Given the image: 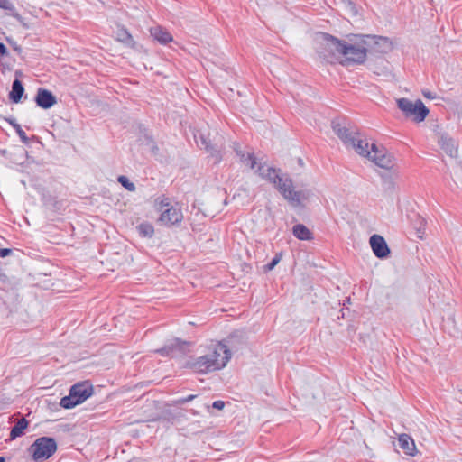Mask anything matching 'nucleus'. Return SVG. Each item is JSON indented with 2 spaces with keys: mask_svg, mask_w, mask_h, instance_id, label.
Returning <instances> with one entry per match:
<instances>
[{
  "mask_svg": "<svg viewBox=\"0 0 462 462\" xmlns=\"http://www.w3.org/2000/svg\"><path fill=\"white\" fill-rule=\"evenodd\" d=\"M256 172L264 180L272 183L281 195L294 208L302 207V200H307L311 192L310 190H295L292 180L282 173L280 169L268 167L266 170L259 164Z\"/></svg>",
  "mask_w": 462,
  "mask_h": 462,
  "instance_id": "nucleus-1",
  "label": "nucleus"
},
{
  "mask_svg": "<svg viewBox=\"0 0 462 462\" xmlns=\"http://www.w3.org/2000/svg\"><path fill=\"white\" fill-rule=\"evenodd\" d=\"M231 358L227 346L217 342L208 347L207 354L189 361L187 366L198 374H208L224 368Z\"/></svg>",
  "mask_w": 462,
  "mask_h": 462,
  "instance_id": "nucleus-2",
  "label": "nucleus"
},
{
  "mask_svg": "<svg viewBox=\"0 0 462 462\" xmlns=\"http://www.w3.org/2000/svg\"><path fill=\"white\" fill-rule=\"evenodd\" d=\"M341 57L343 60L339 63L344 66L364 64L367 58L364 34H355L348 42L344 41Z\"/></svg>",
  "mask_w": 462,
  "mask_h": 462,
  "instance_id": "nucleus-3",
  "label": "nucleus"
},
{
  "mask_svg": "<svg viewBox=\"0 0 462 462\" xmlns=\"http://www.w3.org/2000/svg\"><path fill=\"white\" fill-rule=\"evenodd\" d=\"M317 53L320 59L330 64L339 62L341 48L344 41L328 33L319 32L317 34Z\"/></svg>",
  "mask_w": 462,
  "mask_h": 462,
  "instance_id": "nucleus-4",
  "label": "nucleus"
},
{
  "mask_svg": "<svg viewBox=\"0 0 462 462\" xmlns=\"http://www.w3.org/2000/svg\"><path fill=\"white\" fill-rule=\"evenodd\" d=\"M156 204L158 205V210L161 212L158 221L162 225L171 227L182 222L183 213L177 203L171 205L168 198L162 197L156 199Z\"/></svg>",
  "mask_w": 462,
  "mask_h": 462,
  "instance_id": "nucleus-5",
  "label": "nucleus"
},
{
  "mask_svg": "<svg viewBox=\"0 0 462 462\" xmlns=\"http://www.w3.org/2000/svg\"><path fill=\"white\" fill-rule=\"evenodd\" d=\"M93 394V386L88 381L77 383L72 385L69 393L61 398L60 405L64 409H72L84 402Z\"/></svg>",
  "mask_w": 462,
  "mask_h": 462,
  "instance_id": "nucleus-6",
  "label": "nucleus"
},
{
  "mask_svg": "<svg viewBox=\"0 0 462 462\" xmlns=\"http://www.w3.org/2000/svg\"><path fill=\"white\" fill-rule=\"evenodd\" d=\"M57 450V443L53 438H38L28 448L34 461L39 462L50 458Z\"/></svg>",
  "mask_w": 462,
  "mask_h": 462,
  "instance_id": "nucleus-7",
  "label": "nucleus"
},
{
  "mask_svg": "<svg viewBox=\"0 0 462 462\" xmlns=\"http://www.w3.org/2000/svg\"><path fill=\"white\" fill-rule=\"evenodd\" d=\"M397 106L405 116H413V120L418 123L422 122L429 114V109L420 99L413 103L408 98H399L397 99Z\"/></svg>",
  "mask_w": 462,
  "mask_h": 462,
  "instance_id": "nucleus-8",
  "label": "nucleus"
},
{
  "mask_svg": "<svg viewBox=\"0 0 462 462\" xmlns=\"http://www.w3.org/2000/svg\"><path fill=\"white\" fill-rule=\"evenodd\" d=\"M367 53H386L392 50V42L387 37L364 34Z\"/></svg>",
  "mask_w": 462,
  "mask_h": 462,
  "instance_id": "nucleus-9",
  "label": "nucleus"
},
{
  "mask_svg": "<svg viewBox=\"0 0 462 462\" xmlns=\"http://www.w3.org/2000/svg\"><path fill=\"white\" fill-rule=\"evenodd\" d=\"M372 153L369 159L377 166L383 169H390L393 166V156L382 150H379L376 144H371Z\"/></svg>",
  "mask_w": 462,
  "mask_h": 462,
  "instance_id": "nucleus-10",
  "label": "nucleus"
},
{
  "mask_svg": "<svg viewBox=\"0 0 462 462\" xmlns=\"http://www.w3.org/2000/svg\"><path fill=\"white\" fill-rule=\"evenodd\" d=\"M369 242L376 257L384 259L389 256L391 251L385 239L382 236L374 234L370 237Z\"/></svg>",
  "mask_w": 462,
  "mask_h": 462,
  "instance_id": "nucleus-11",
  "label": "nucleus"
},
{
  "mask_svg": "<svg viewBox=\"0 0 462 462\" xmlns=\"http://www.w3.org/2000/svg\"><path fill=\"white\" fill-rule=\"evenodd\" d=\"M34 101L39 107L42 109H49L57 103V98L51 91L43 88H39L37 89Z\"/></svg>",
  "mask_w": 462,
  "mask_h": 462,
  "instance_id": "nucleus-12",
  "label": "nucleus"
},
{
  "mask_svg": "<svg viewBox=\"0 0 462 462\" xmlns=\"http://www.w3.org/2000/svg\"><path fill=\"white\" fill-rule=\"evenodd\" d=\"M438 143L440 148L450 157L457 155V143L446 133H438Z\"/></svg>",
  "mask_w": 462,
  "mask_h": 462,
  "instance_id": "nucleus-13",
  "label": "nucleus"
},
{
  "mask_svg": "<svg viewBox=\"0 0 462 462\" xmlns=\"http://www.w3.org/2000/svg\"><path fill=\"white\" fill-rule=\"evenodd\" d=\"M332 129L346 146H348L349 143H353L355 135H359V133L350 132L348 128L337 121H332Z\"/></svg>",
  "mask_w": 462,
  "mask_h": 462,
  "instance_id": "nucleus-14",
  "label": "nucleus"
},
{
  "mask_svg": "<svg viewBox=\"0 0 462 462\" xmlns=\"http://www.w3.org/2000/svg\"><path fill=\"white\" fill-rule=\"evenodd\" d=\"M189 342L180 338H173L167 343L171 357L184 355L187 352Z\"/></svg>",
  "mask_w": 462,
  "mask_h": 462,
  "instance_id": "nucleus-15",
  "label": "nucleus"
},
{
  "mask_svg": "<svg viewBox=\"0 0 462 462\" xmlns=\"http://www.w3.org/2000/svg\"><path fill=\"white\" fill-rule=\"evenodd\" d=\"M347 147H352L358 154L369 158L372 149L369 150V143L365 139H362L359 135H355L353 143H349Z\"/></svg>",
  "mask_w": 462,
  "mask_h": 462,
  "instance_id": "nucleus-16",
  "label": "nucleus"
},
{
  "mask_svg": "<svg viewBox=\"0 0 462 462\" xmlns=\"http://www.w3.org/2000/svg\"><path fill=\"white\" fill-rule=\"evenodd\" d=\"M399 446L406 455L414 456L416 446L414 440L408 434H401L398 439Z\"/></svg>",
  "mask_w": 462,
  "mask_h": 462,
  "instance_id": "nucleus-17",
  "label": "nucleus"
},
{
  "mask_svg": "<svg viewBox=\"0 0 462 462\" xmlns=\"http://www.w3.org/2000/svg\"><path fill=\"white\" fill-rule=\"evenodd\" d=\"M151 35L162 44H167L172 41L171 34L161 26H155L150 30Z\"/></svg>",
  "mask_w": 462,
  "mask_h": 462,
  "instance_id": "nucleus-18",
  "label": "nucleus"
},
{
  "mask_svg": "<svg viewBox=\"0 0 462 462\" xmlns=\"http://www.w3.org/2000/svg\"><path fill=\"white\" fill-rule=\"evenodd\" d=\"M23 93L24 88L23 83L20 79H15L12 84V90L9 92V99L13 103L18 104L19 102H21Z\"/></svg>",
  "mask_w": 462,
  "mask_h": 462,
  "instance_id": "nucleus-19",
  "label": "nucleus"
},
{
  "mask_svg": "<svg viewBox=\"0 0 462 462\" xmlns=\"http://www.w3.org/2000/svg\"><path fill=\"white\" fill-rule=\"evenodd\" d=\"M292 234L299 240L310 241L313 239L312 232L303 224H296L292 227Z\"/></svg>",
  "mask_w": 462,
  "mask_h": 462,
  "instance_id": "nucleus-20",
  "label": "nucleus"
},
{
  "mask_svg": "<svg viewBox=\"0 0 462 462\" xmlns=\"http://www.w3.org/2000/svg\"><path fill=\"white\" fill-rule=\"evenodd\" d=\"M29 421L25 418H22L16 421L14 426L11 429L10 439H15L24 434V430L27 429Z\"/></svg>",
  "mask_w": 462,
  "mask_h": 462,
  "instance_id": "nucleus-21",
  "label": "nucleus"
},
{
  "mask_svg": "<svg viewBox=\"0 0 462 462\" xmlns=\"http://www.w3.org/2000/svg\"><path fill=\"white\" fill-rule=\"evenodd\" d=\"M199 138H200L201 144L204 146V148L208 152H210L211 156L216 158V162H219L222 160V155L220 153V151L217 150L214 145L211 144L210 140L208 137L201 134Z\"/></svg>",
  "mask_w": 462,
  "mask_h": 462,
  "instance_id": "nucleus-22",
  "label": "nucleus"
},
{
  "mask_svg": "<svg viewBox=\"0 0 462 462\" xmlns=\"http://www.w3.org/2000/svg\"><path fill=\"white\" fill-rule=\"evenodd\" d=\"M117 40L123 43H125L131 47H133L134 45V41L132 37V35L130 34V32L125 29V28H120L118 31H117Z\"/></svg>",
  "mask_w": 462,
  "mask_h": 462,
  "instance_id": "nucleus-23",
  "label": "nucleus"
},
{
  "mask_svg": "<svg viewBox=\"0 0 462 462\" xmlns=\"http://www.w3.org/2000/svg\"><path fill=\"white\" fill-rule=\"evenodd\" d=\"M136 228L142 237H152L153 236L154 228L152 225L148 222L141 223Z\"/></svg>",
  "mask_w": 462,
  "mask_h": 462,
  "instance_id": "nucleus-24",
  "label": "nucleus"
},
{
  "mask_svg": "<svg viewBox=\"0 0 462 462\" xmlns=\"http://www.w3.org/2000/svg\"><path fill=\"white\" fill-rule=\"evenodd\" d=\"M238 156L243 163L249 165L251 169H254L257 165L256 158L254 153H245L244 152H239Z\"/></svg>",
  "mask_w": 462,
  "mask_h": 462,
  "instance_id": "nucleus-25",
  "label": "nucleus"
},
{
  "mask_svg": "<svg viewBox=\"0 0 462 462\" xmlns=\"http://www.w3.org/2000/svg\"><path fill=\"white\" fill-rule=\"evenodd\" d=\"M14 130L18 136L20 137L21 141L24 144H28L31 140H37L38 137L35 135H32L31 138H29L25 132L22 129L21 125H14Z\"/></svg>",
  "mask_w": 462,
  "mask_h": 462,
  "instance_id": "nucleus-26",
  "label": "nucleus"
},
{
  "mask_svg": "<svg viewBox=\"0 0 462 462\" xmlns=\"http://www.w3.org/2000/svg\"><path fill=\"white\" fill-rule=\"evenodd\" d=\"M118 182L128 191H134L135 185L126 176L121 175L117 178Z\"/></svg>",
  "mask_w": 462,
  "mask_h": 462,
  "instance_id": "nucleus-27",
  "label": "nucleus"
},
{
  "mask_svg": "<svg viewBox=\"0 0 462 462\" xmlns=\"http://www.w3.org/2000/svg\"><path fill=\"white\" fill-rule=\"evenodd\" d=\"M0 8L12 11L14 9V5L9 0H0Z\"/></svg>",
  "mask_w": 462,
  "mask_h": 462,
  "instance_id": "nucleus-28",
  "label": "nucleus"
},
{
  "mask_svg": "<svg viewBox=\"0 0 462 462\" xmlns=\"http://www.w3.org/2000/svg\"><path fill=\"white\" fill-rule=\"evenodd\" d=\"M154 352L159 354L162 356H169V357H171V355H170L167 344L164 345L162 347L154 350Z\"/></svg>",
  "mask_w": 462,
  "mask_h": 462,
  "instance_id": "nucleus-29",
  "label": "nucleus"
},
{
  "mask_svg": "<svg viewBox=\"0 0 462 462\" xmlns=\"http://www.w3.org/2000/svg\"><path fill=\"white\" fill-rule=\"evenodd\" d=\"M196 397H197V395L190 394V395H188L187 397L180 398L179 400L176 401V403H178V404H185V403H187L189 402L193 401Z\"/></svg>",
  "mask_w": 462,
  "mask_h": 462,
  "instance_id": "nucleus-30",
  "label": "nucleus"
},
{
  "mask_svg": "<svg viewBox=\"0 0 462 462\" xmlns=\"http://www.w3.org/2000/svg\"><path fill=\"white\" fill-rule=\"evenodd\" d=\"M281 256L275 255L272 261L265 266L267 270H272L280 262Z\"/></svg>",
  "mask_w": 462,
  "mask_h": 462,
  "instance_id": "nucleus-31",
  "label": "nucleus"
},
{
  "mask_svg": "<svg viewBox=\"0 0 462 462\" xmlns=\"http://www.w3.org/2000/svg\"><path fill=\"white\" fill-rule=\"evenodd\" d=\"M346 5L354 15H356L358 14L357 7L352 1L347 0Z\"/></svg>",
  "mask_w": 462,
  "mask_h": 462,
  "instance_id": "nucleus-32",
  "label": "nucleus"
},
{
  "mask_svg": "<svg viewBox=\"0 0 462 462\" xmlns=\"http://www.w3.org/2000/svg\"><path fill=\"white\" fill-rule=\"evenodd\" d=\"M212 407L214 409H217V410H223L224 407H225V402L223 401H215L213 403H212Z\"/></svg>",
  "mask_w": 462,
  "mask_h": 462,
  "instance_id": "nucleus-33",
  "label": "nucleus"
},
{
  "mask_svg": "<svg viewBox=\"0 0 462 462\" xmlns=\"http://www.w3.org/2000/svg\"><path fill=\"white\" fill-rule=\"evenodd\" d=\"M12 253V250L9 248H1L0 249V257L5 258L8 255H10Z\"/></svg>",
  "mask_w": 462,
  "mask_h": 462,
  "instance_id": "nucleus-34",
  "label": "nucleus"
},
{
  "mask_svg": "<svg viewBox=\"0 0 462 462\" xmlns=\"http://www.w3.org/2000/svg\"><path fill=\"white\" fill-rule=\"evenodd\" d=\"M7 52L8 51H7L6 46L3 42H0V54L1 55H6Z\"/></svg>",
  "mask_w": 462,
  "mask_h": 462,
  "instance_id": "nucleus-35",
  "label": "nucleus"
},
{
  "mask_svg": "<svg viewBox=\"0 0 462 462\" xmlns=\"http://www.w3.org/2000/svg\"><path fill=\"white\" fill-rule=\"evenodd\" d=\"M5 120L6 122H8L14 128V125H20L19 124H17L16 120L14 118H6L5 117Z\"/></svg>",
  "mask_w": 462,
  "mask_h": 462,
  "instance_id": "nucleus-36",
  "label": "nucleus"
},
{
  "mask_svg": "<svg viewBox=\"0 0 462 462\" xmlns=\"http://www.w3.org/2000/svg\"><path fill=\"white\" fill-rule=\"evenodd\" d=\"M6 280H7V276L0 269V282H5Z\"/></svg>",
  "mask_w": 462,
  "mask_h": 462,
  "instance_id": "nucleus-37",
  "label": "nucleus"
},
{
  "mask_svg": "<svg viewBox=\"0 0 462 462\" xmlns=\"http://www.w3.org/2000/svg\"><path fill=\"white\" fill-rule=\"evenodd\" d=\"M14 75H15V79H19V78L23 76V73L22 72V70H15Z\"/></svg>",
  "mask_w": 462,
  "mask_h": 462,
  "instance_id": "nucleus-38",
  "label": "nucleus"
},
{
  "mask_svg": "<svg viewBox=\"0 0 462 462\" xmlns=\"http://www.w3.org/2000/svg\"><path fill=\"white\" fill-rule=\"evenodd\" d=\"M234 150L235 152H236V154L238 155V152H242L240 149H239V145L237 143H234Z\"/></svg>",
  "mask_w": 462,
  "mask_h": 462,
  "instance_id": "nucleus-39",
  "label": "nucleus"
},
{
  "mask_svg": "<svg viewBox=\"0 0 462 462\" xmlns=\"http://www.w3.org/2000/svg\"><path fill=\"white\" fill-rule=\"evenodd\" d=\"M421 233H422V232H421V229H420V228H419V229H418V236H419L420 238H422V235H420Z\"/></svg>",
  "mask_w": 462,
  "mask_h": 462,
  "instance_id": "nucleus-40",
  "label": "nucleus"
},
{
  "mask_svg": "<svg viewBox=\"0 0 462 462\" xmlns=\"http://www.w3.org/2000/svg\"><path fill=\"white\" fill-rule=\"evenodd\" d=\"M0 462H5V458L4 457H0Z\"/></svg>",
  "mask_w": 462,
  "mask_h": 462,
  "instance_id": "nucleus-41",
  "label": "nucleus"
},
{
  "mask_svg": "<svg viewBox=\"0 0 462 462\" xmlns=\"http://www.w3.org/2000/svg\"><path fill=\"white\" fill-rule=\"evenodd\" d=\"M14 50L17 51H20L21 48L20 47H14Z\"/></svg>",
  "mask_w": 462,
  "mask_h": 462,
  "instance_id": "nucleus-42",
  "label": "nucleus"
},
{
  "mask_svg": "<svg viewBox=\"0 0 462 462\" xmlns=\"http://www.w3.org/2000/svg\"><path fill=\"white\" fill-rule=\"evenodd\" d=\"M424 96H425L426 97H430V94H425V93H424Z\"/></svg>",
  "mask_w": 462,
  "mask_h": 462,
  "instance_id": "nucleus-43",
  "label": "nucleus"
},
{
  "mask_svg": "<svg viewBox=\"0 0 462 462\" xmlns=\"http://www.w3.org/2000/svg\"><path fill=\"white\" fill-rule=\"evenodd\" d=\"M299 163H302V160L301 159H299Z\"/></svg>",
  "mask_w": 462,
  "mask_h": 462,
  "instance_id": "nucleus-44",
  "label": "nucleus"
}]
</instances>
